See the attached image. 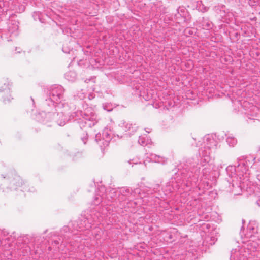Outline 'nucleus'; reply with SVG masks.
Returning a JSON list of instances; mask_svg holds the SVG:
<instances>
[{"label": "nucleus", "mask_w": 260, "mask_h": 260, "mask_svg": "<svg viewBox=\"0 0 260 260\" xmlns=\"http://www.w3.org/2000/svg\"><path fill=\"white\" fill-rule=\"evenodd\" d=\"M248 230H250V231H249V232L247 233L246 234V235H247V234H250V235H253L252 234H251V231H253V232H252L253 233H255V232L256 231V229H255V228H254V227H251L250 226H249V228H248Z\"/></svg>", "instance_id": "29"}, {"label": "nucleus", "mask_w": 260, "mask_h": 260, "mask_svg": "<svg viewBox=\"0 0 260 260\" xmlns=\"http://www.w3.org/2000/svg\"><path fill=\"white\" fill-rule=\"evenodd\" d=\"M91 218H84L83 219L79 220L77 222H75L73 224L74 229L77 231H82L84 230H88L91 228V224L92 222H95L97 220H100V218H103L101 213L98 212L94 215H90Z\"/></svg>", "instance_id": "9"}, {"label": "nucleus", "mask_w": 260, "mask_h": 260, "mask_svg": "<svg viewBox=\"0 0 260 260\" xmlns=\"http://www.w3.org/2000/svg\"><path fill=\"white\" fill-rule=\"evenodd\" d=\"M256 204L259 207H260V199L257 201Z\"/></svg>", "instance_id": "36"}, {"label": "nucleus", "mask_w": 260, "mask_h": 260, "mask_svg": "<svg viewBox=\"0 0 260 260\" xmlns=\"http://www.w3.org/2000/svg\"><path fill=\"white\" fill-rule=\"evenodd\" d=\"M10 84L8 79H3L0 81V92L6 91L8 94L10 93Z\"/></svg>", "instance_id": "17"}, {"label": "nucleus", "mask_w": 260, "mask_h": 260, "mask_svg": "<svg viewBox=\"0 0 260 260\" xmlns=\"http://www.w3.org/2000/svg\"><path fill=\"white\" fill-rule=\"evenodd\" d=\"M202 25L203 29L209 30L212 27L213 25L211 21L204 19L202 23Z\"/></svg>", "instance_id": "23"}, {"label": "nucleus", "mask_w": 260, "mask_h": 260, "mask_svg": "<svg viewBox=\"0 0 260 260\" xmlns=\"http://www.w3.org/2000/svg\"><path fill=\"white\" fill-rule=\"evenodd\" d=\"M88 98L89 100H91L94 98V96L92 94H88Z\"/></svg>", "instance_id": "34"}, {"label": "nucleus", "mask_w": 260, "mask_h": 260, "mask_svg": "<svg viewBox=\"0 0 260 260\" xmlns=\"http://www.w3.org/2000/svg\"><path fill=\"white\" fill-rule=\"evenodd\" d=\"M65 78L69 81L74 82L77 78V74L74 71L67 72L64 75Z\"/></svg>", "instance_id": "20"}, {"label": "nucleus", "mask_w": 260, "mask_h": 260, "mask_svg": "<svg viewBox=\"0 0 260 260\" xmlns=\"http://www.w3.org/2000/svg\"><path fill=\"white\" fill-rule=\"evenodd\" d=\"M159 187V185L156 184L153 189L145 187L142 190L139 188H136L134 190L127 187L119 188L118 202H124L121 208L134 207L137 204V202L134 201L135 200L139 198L141 199L147 196L152 194L156 192Z\"/></svg>", "instance_id": "5"}, {"label": "nucleus", "mask_w": 260, "mask_h": 260, "mask_svg": "<svg viewBox=\"0 0 260 260\" xmlns=\"http://www.w3.org/2000/svg\"><path fill=\"white\" fill-rule=\"evenodd\" d=\"M8 234V233H7L6 232H4V236H5L6 235Z\"/></svg>", "instance_id": "39"}, {"label": "nucleus", "mask_w": 260, "mask_h": 260, "mask_svg": "<svg viewBox=\"0 0 260 260\" xmlns=\"http://www.w3.org/2000/svg\"><path fill=\"white\" fill-rule=\"evenodd\" d=\"M103 107L105 110H106L108 112L111 111L113 109V106L112 104L111 103H108L103 104Z\"/></svg>", "instance_id": "24"}, {"label": "nucleus", "mask_w": 260, "mask_h": 260, "mask_svg": "<svg viewBox=\"0 0 260 260\" xmlns=\"http://www.w3.org/2000/svg\"><path fill=\"white\" fill-rule=\"evenodd\" d=\"M179 9H180V11H181V12L182 11V10H183V11H184V9H183V8H181V7H179L178 8V9H177L178 13H179Z\"/></svg>", "instance_id": "35"}, {"label": "nucleus", "mask_w": 260, "mask_h": 260, "mask_svg": "<svg viewBox=\"0 0 260 260\" xmlns=\"http://www.w3.org/2000/svg\"><path fill=\"white\" fill-rule=\"evenodd\" d=\"M74 237H75V238H77V237H78V236H76V235H74Z\"/></svg>", "instance_id": "43"}, {"label": "nucleus", "mask_w": 260, "mask_h": 260, "mask_svg": "<svg viewBox=\"0 0 260 260\" xmlns=\"http://www.w3.org/2000/svg\"><path fill=\"white\" fill-rule=\"evenodd\" d=\"M252 168H253V169H251V166H250L249 168L248 172H250L251 173L249 175V179L248 180V183H243V182H240L239 181L240 179L237 174V172L235 171V174L233 173L232 176H228L230 178V179L228 180L229 184L232 183V186L233 187H234L235 185H236L238 188H240V189H244L245 188H247L249 186L251 185V180L254 177V176H256L257 180L260 183V172L255 170L256 167L255 166H254V165H252Z\"/></svg>", "instance_id": "7"}, {"label": "nucleus", "mask_w": 260, "mask_h": 260, "mask_svg": "<svg viewBox=\"0 0 260 260\" xmlns=\"http://www.w3.org/2000/svg\"><path fill=\"white\" fill-rule=\"evenodd\" d=\"M87 134H85V136H83V137H82V138H81L82 141L84 144H85L86 143V142L87 141Z\"/></svg>", "instance_id": "28"}, {"label": "nucleus", "mask_w": 260, "mask_h": 260, "mask_svg": "<svg viewBox=\"0 0 260 260\" xmlns=\"http://www.w3.org/2000/svg\"><path fill=\"white\" fill-rule=\"evenodd\" d=\"M74 237H75V238H77V237H78V236H76V235H74Z\"/></svg>", "instance_id": "41"}, {"label": "nucleus", "mask_w": 260, "mask_h": 260, "mask_svg": "<svg viewBox=\"0 0 260 260\" xmlns=\"http://www.w3.org/2000/svg\"><path fill=\"white\" fill-rule=\"evenodd\" d=\"M258 109L256 106H251L250 107V111L246 112V116L250 120H255V117H257V115L258 112Z\"/></svg>", "instance_id": "16"}, {"label": "nucleus", "mask_w": 260, "mask_h": 260, "mask_svg": "<svg viewBox=\"0 0 260 260\" xmlns=\"http://www.w3.org/2000/svg\"><path fill=\"white\" fill-rule=\"evenodd\" d=\"M137 127L136 124H132V123L126 122L123 120H121L118 124V127L116 128V132L117 133L116 135L118 138H122L123 137L122 134H124V133L128 131L131 132H135L137 131Z\"/></svg>", "instance_id": "11"}, {"label": "nucleus", "mask_w": 260, "mask_h": 260, "mask_svg": "<svg viewBox=\"0 0 260 260\" xmlns=\"http://www.w3.org/2000/svg\"><path fill=\"white\" fill-rule=\"evenodd\" d=\"M54 242V243H55L56 244H59V243L58 241H56V240H55Z\"/></svg>", "instance_id": "37"}, {"label": "nucleus", "mask_w": 260, "mask_h": 260, "mask_svg": "<svg viewBox=\"0 0 260 260\" xmlns=\"http://www.w3.org/2000/svg\"><path fill=\"white\" fill-rule=\"evenodd\" d=\"M74 237H75V238H77V237H78V236H76V235H74Z\"/></svg>", "instance_id": "42"}, {"label": "nucleus", "mask_w": 260, "mask_h": 260, "mask_svg": "<svg viewBox=\"0 0 260 260\" xmlns=\"http://www.w3.org/2000/svg\"><path fill=\"white\" fill-rule=\"evenodd\" d=\"M64 237H67L68 238V237H70V235H68L67 234V235H64Z\"/></svg>", "instance_id": "38"}, {"label": "nucleus", "mask_w": 260, "mask_h": 260, "mask_svg": "<svg viewBox=\"0 0 260 260\" xmlns=\"http://www.w3.org/2000/svg\"><path fill=\"white\" fill-rule=\"evenodd\" d=\"M69 110L68 111H65L64 108H61L59 110H57L56 108H54L53 110H50V112L53 111L51 113L52 114L51 117L50 118L47 116V117H44L45 119L49 120L46 124L48 126H51V124H49V122H51L52 117L55 116L54 111H55L57 113L55 122L60 126H64L68 121L71 120L74 118V120L77 122L81 128L86 127H91L98 122V116L92 107H87L84 109L83 111L74 112L71 114L68 118L65 114H68Z\"/></svg>", "instance_id": "2"}, {"label": "nucleus", "mask_w": 260, "mask_h": 260, "mask_svg": "<svg viewBox=\"0 0 260 260\" xmlns=\"http://www.w3.org/2000/svg\"><path fill=\"white\" fill-rule=\"evenodd\" d=\"M242 249H233L231 251L230 260H245L246 256L243 254L241 255Z\"/></svg>", "instance_id": "15"}, {"label": "nucleus", "mask_w": 260, "mask_h": 260, "mask_svg": "<svg viewBox=\"0 0 260 260\" xmlns=\"http://www.w3.org/2000/svg\"><path fill=\"white\" fill-rule=\"evenodd\" d=\"M42 15V14L39 12H35L33 14V17L34 18L35 20H39V21L41 22H43V21H42V19L41 18V16Z\"/></svg>", "instance_id": "25"}, {"label": "nucleus", "mask_w": 260, "mask_h": 260, "mask_svg": "<svg viewBox=\"0 0 260 260\" xmlns=\"http://www.w3.org/2000/svg\"><path fill=\"white\" fill-rule=\"evenodd\" d=\"M226 141L230 147H234L237 143V139L231 135L227 137Z\"/></svg>", "instance_id": "22"}, {"label": "nucleus", "mask_w": 260, "mask_h": 260, "mask_svg": "<svg viewBox=\"0 0 260 260\" xmlns=\"http://www.w3.org/2000/svg\"><path fill=\"white\" fill-rule=\"evenodd\" d=\"M27 185L24 183V187H23V189L24 191H28V192H34L35 191V189L34 187H31L30 188H28Z\"/></svg>", "instance_id": "26"}, {"label": "nucleus", "mask_w": 260, "mask_h": 260, "mask_svg": "<svg viewBox=\"0 0 260 260\" xmlns=\"http://www.w3.org/2000/svg\"><path fill=\"white\" fill-rule=\"evenodd\" d=\"M73 235H81V234H80H80L74 233V234H73Z\"/></svg>", "instance_id": "40"}, {"label": "nucleus", "mask_w": 260, "mask_h": 260, "mask_svg": "<svg viewBox=\"0 0 260 260\" xmlns=\"http://www.w3.org/2000/svg\"><path fill=\"white\" fill-rule=\"evenodd\" d=\"M128 162L129 164H138V161H135L134 159H132V160H129L128 161Z\"/></svg>", "instance_id": "31"}, {"label": "nucleus", "mask_w": 260, "mask_h": 260, "mask_svg": "<svg viewBox=\"0 0 260 260\" xmlns=\"http://www.w3.org/2000/svg\"><path fill=\"white\" fill-rule=\"evenodd\" d=\"M220 16L222 21L229 23L233 20L234 15L228 10H220Z\"/></svg>", "instance_id": "14"}, {"label": "nucleus", "mask_w": 260, "mask_h": 260, "mask_svg": "<svg viewBox=\"0 0 260 260\" xmlns=\"http://www.w3.org/2000/svg\"><path fill=\"white\" fill-rule=\"evenodd\" d=\"M238 165L237 167L235 166L230 165L226 168L227 175L229 176H232L233 173L235 174V172H237V174L239 176L240 182L243 183H248L249 179V175L251 172H248L249 168L252 165L256 166L257 162H260V148L257 150L256 156L249 155L238 159Z\"/></svg>", "instance_id": "4"}, {"label": "nucleus", "mask_w": 260, "mask_h": 260, "mask_svg": "<svg viewBox=\"0 0 260 260\" xmlns=\"http://www.w3.org/2000/svg\"><path fill=\"white\" fill-rule=\"evenodd\" d=\"M77 96L79 98L80 100H83L85 98L86 95L83 92H80L77 93Z\"/></svg>", "instance_id": "27"}, {"label": "nucleus", "mask_w": 260, "mask_h": 260, "mask_svg": "<svg viewBox=\"0 0 260 260\" xmlns=\"http://www.w3.org/2000/svg\"><path fill=\"white\" fill-rule=\"evenodd\" d=\"M177 188V186H174L173 181L167 183L165 187L162 189L166 195L173 192Z\"/></svg>", "instance_id": "18"}, {"label": "nucleus", "mask_w": 260, "mask_h": 260, "mask_svg": "<svg viewBox=\"0 0 260 260\" xmlns=\"http://www.w3.org/2000/svg\"><path fill=\"white\" fill-rule=\"evenodd\" d=\"M105 214V213H102V215H104V214Z\"/></svg>", "instance_id": "45"}, {"label": "nucleus", "mask_w": 260, "mask_h": 260, "mask_svg": "<svg viewBox=\"0 0 260 260\" xmlns=\"http://www.w3.org/2000/svg\"><path fill=\"white\" fill-rule=\"evenodd\" d=\"M247 237L250 238V240L247 244V249L251 251H254L260 247V238L256 239L254 235L249 234H247Z\"/></svg>", "instance_id": "12"}, {"label": "nucleus", "mask_w": 260, "mask_h": 260, "mask_svg": "<svg viewBox=\"0 0 260 260\" xmlns=\"http://www.w3.org/2000/svg\"><path fill=\"white\" fill-rule=\"evenodd\" d=\"M62 51L66 53H69L70 51V49L67 48L66 46H63L62 47Z\"/></svg>", "instance_id": "30"}, {"label": "nucleus", "mask_w": 260, "mask_h": 260, "mask_svg": "<svg viewBox=\"0 0 260 260\" xmlns=\"http://www.w3.org/2000/svg\"><path fill=\"white\" fill-rule=\"evenodd\" d=\"M242 222H243V223H244V220H242Z\"/></svg>", "instance_id": "44"}, {"label": "nucleus", "mask_w": 260, "mask_h": 260, "mask_svg": "<svg viewBox=\"0 0 260 260\" xmlns=\"http://www.w3.org/2000/svg\"><path fill=\"white\" fill-rule=\"evenodd\" d=\"M218 141L212 135H208L203 138V142L199 141L197 145L200 146L199 149V158L198 162L192 159L186 161V169L188 170L186 176V185L195 186L199 180L203 177H207L212 170L209 164L210 154L217 149Z\"/></svg>", "instance_id": "1"}, {"label": "nucleus", "mask_w": 260, "mask_h": 260, "mask_svg": "<svg viewBox=\"0 0 260 260\" xmlns=\"http://www.w3.org/2000/svg\"><path fill=\"white\" fill-rule=\"evenodd\" d=\"M10 97H11V95H9V98H8L7 100H6L5 98H4V99H3V102H4L5 103H7V102H10V101H11Z\"/></svg>", "instance_id": "32"}, {"label": "nucleus", "mask_w": 260, "mask_h": 260, "mask_svg": "<svg viewBox=\"0 0 260 260\" xmlns=\"http://www.w3.org/2000/svg\"><path fill=\"white\" fill-rule=\"evenodd\" d=\"M2 185L3 186L2 189L5 191L4 187L6 188H9L11 190H15L18 187L22 185V180L20 176L14 174L12 171L9 173L8 174L4 175H2Z\"/></svg>", "instance_id": "8"}, {"label": "nucleus", "mask_w": 260, "mask_h": 260, "mask_svg": "<svg viewBox=\"0 0 260 260\" xmlns=\"http://www.w3.org/2000/svg\"><path fill=\"white\" fill-rule=\"evenodd\" d=\"M63 231L67 233V231H69V228L68 226H64L63 229Z\"/></svg>", "instance_id": "33"}, {"label": "nucleus", "mask_w": 260, "mask_h": 260, "mask_svg": "<svg viewBox=\"0 0 260 260\" xmlns=\"http://www.w3.org/2000/svg\"><path fill=\"white\" fill-rule=\"evenodd\" d=\"M119 188H106L104 186H100L96 192L94 197L92 204L94 205H99L101 203L108 205L109 202L118 201Z\"/></svg>", "instance_id": "6"}, {"label": "nucleus", "mask_w": 260, "mask_h": 260, "mask_svg": "<svg viewBox=\"0 0 260 260\" xmlns=\"http://www.w3.org/2000/svg\"><path fill=\"white\" fill-rule=\"evenodd\" d=\"M64 90L60 85H55L50 89L49 93V98L46 100L45 102V111H42L38 113L36 115V119L40 123L46 124L49 120L45 119L44 117L47 116L50 118L52 114L50 110H53L56 108L57 110H61V108H64V111H68L69 109V106L63 100V94Z\"/></svg>", "instance_id": "3"}, {"label": "nucleus", "mask_w": 260, "mask_h": 260, "mask_svg": "<svg viewBox=\"0 0 260 260\" xmlns=\"http://www.w3.org/2000/svg\"><path fill=\"white\" fill-rule=\"evenodd\" d=\"M138 142L141 145L143 146H145L148 145V144H151V140L147 136H141L139 137Z\"/></svg>", "instance_id": "21"}, {"label": "nucleus", "mask_w": 260, "mask_h": 260, "mask_svg": "<svg viewBox=\"0 0 260 260\" xmlns=\"http://www.w3.org/2000/svg\"><path fill=\"white\" fill-rule=\"evenodd\" d=\"M112 132L107 128L103 131L102 134L98 133L95 136V141L101 147L108 146L109 142L112 139Z\"/></svg>", "instance_id": "10"}, {"label": "nucleus", "mask_w": 260, "mask_h": 260, "mask_svg": "<svg viewBox=\"0 0 260 260\" xmlns=\"http://www.w3.org/2000/svg\"><path fill=\"white\" fill-rule=\"evenodd\" d=\"M145 156L146 158L148 159L149 161L160 163L162 164H165L167 160L164 157L160 156L159 155H157L153 153H146L145 154Z\"/></svg>", "instance_id": "13"}, {"label": "nucleus", "mask_w": 260, "mask_h": 260, "mask_svg": "<svg viewBox=\"0 0 260 260\" xmlns=\"http://www.w3.org/2000/svg\"><path fill=\"white\" fill-rule=\"evenodd\" d=\"M18 22L16 21H11L8 27V30L11 34H13L14 36L18 35L17 31L18 30Z\"/></svg>", "instance_id": "19"}]
</instances>
